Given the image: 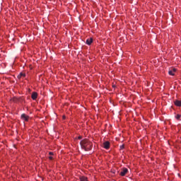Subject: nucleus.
I'll return each mask as SVG.
<instances>
[{
	"mask_svg": "<svg viewBox=\"0 0 181 181\" xmlns=\"http://www.w3.org/2000/svg\"><path fill=\"white\" fill-rule=\"evenodd\" d=\"M81 149L88 152V151H91L93 149V143L88 139H83L80 142Z\"/></svg>",
	"mask_w": 181,
	"mask_h": 181,
	"instance_id": "1",
	"label": "nucleus"
},
{
	"mask_svg": "<svg viewBox=\"0 0 181 181\" xmlns=\"http://www.w3.org/2000/svg\"><path fill=\"white\" fill-rule=\"evenodd\" d=\"M21 119H23V121H26L28 122V121H29V116L26 115V114H22Z\"/></svg>",
	"mask_w": 181,
	"mask_h": 181,
	"instance_id": "2",
	"label": "nucleus"
},
{
	"mask_svg": "<svg viewBox=\"0 0 181 181\" xmlns=\"http://www.w3.org/2000/svg\"><path fill=\"white\" fill-rule=\"evenodd\" d=\"M110 141H105L103 144V146L105 149H110Z\"/></svg>",
	"mask_w": 181,
	"mask_h": 181,
	"instance_id": "3",
	"label": "nucleus"
},
{
	"mask_svg": "<svg viewBox=\"0 0 181 181\" xmlns=\"http://www.w3.org/2000/svg\"><path fill=\"white\" fill-rule=\"evenodd\" d=\"M128 173V168H123L120 172V176H125Z\"/></svg>",
	"mask_w": 181,
	"mask_h": 181,
	"instance_id": "4",
	"label": "nucleus"
},
{
	"mask_svg": "<svg viewBox=\"0 0 181 181\" xmlns=\"http://www.w3.org/2000/svg\"><path fill=\"white\" fill-rule=\"evenodd\" d=\"M175 73H176V69L175 68L172 69L168 71V74H170V76H175Z\"/></svg>",
	"mask_w": 181,
	"mask_h": 181,
	"instance_id": "5",
	"label": "nucleus"
},
{
	"mask_svg": "<svg viewBox=\"0 0 181 181\" xmlns=\"http://www.w3.org/2000/svg\"><path fill=\"white\" fill-rule=\"evenodd\" d=\"M32 100H36L37 98V93L33 92L31 95Z\"/></svg>",
	"mask_w": 181,
	"mask_h": 181,
	"instance_id": "6",
	"label": "nucleus"
},
{
	"mask_svg": "<svg viewBox=\"0 0 181 181\" xmlns=\"http://www.w3.org/2000/svg\"><path fill=\"white\" fill-rule=\"evenodd\" d=\"M86 45H88V46H90V45H91L93 43V38H88L86 40Z\"/></svg>",
	"mask_w": 181,
	"mask_h": 181,
	"instance_id": "7",
	"label": "nucleus"
},
{
	"mask_svg": "<svg viewBox=\"0 0 181 181\" xmlns=\"http://www.w3.org/2000/svg\"><path fill=\"white\" fill-rule=\"evenodd\" d=\"M175 105L177 107H181V101L180 100H175Z\"/></svg>",
	"mask_w": 181,
	"mask_h": 181,
	"instance_id": "8",
	"label": "nucleus"
},
{
	"mask_svg": "<svg viewBox=\"0 0 181 181\" xmlns=\"http://www.w3.org/2000/svg\"><path fill=\"white\" fill-rule=\"evenodd\" d=\"M25 74H23V73H21L18 76V78H21V77H25Z\"/></svg>",
	"mask_w": 181,
	"mask_h": 181,
	"instance_id": "9",
	"label": "nucleus"
},
{
	"mask_svg": "<svg viewBox=\"0 0 181 181\" xmlns=\"http://www.w3.org/2000/svg\"><path fill=\"white\" fill-rule=\"evenodd\" d=\"M80 180H81V181H88V180H87V177H80Z\"/></svg>",
	"mask_w": 181,
	"mask_h": 181,
	"instance_id": "10",
	"label": "nucleus"
},
{
	"mask_svg": "<svg viewBox=\"0 0 181 181\" xmlns=\"http://www.w3.org/2000/svg\"><path fill=\"white\" fill-rule=\"evenodd\" d=\"M176 119H181V115H177L175 116Z\"/></svg>",
	"mask_w": 181,
	"mask_h": 181,
	"instance_id": "11",
	"label": "nucleus"
},
{
	"mask_svg": "<svg viewBox=\"0 0 181 181\" xmlns=\"http://www.w3.org/2000/svg\"><path fill=\"white\" fill-rule=\"evenodd\" d=\"M124 148H125V146H124V145L120 146V150L124 149Z\"/></svg>",
	"mask_w": 181,
	"mask_h": 181,
	"instance_id": "12",
	"label": "nucleus"
},
{
	"mask_svg": "<svg viewBox=\"0 0 181 181\" xmlns=\"http://www.w3.org/2000/svg\"><path fill=\"white\" fill-rule=\"evenodd\" d=\"M13 101H14V103H18V98H14Z\"/></svg>",
	"mask_w": 181,
	"mask_h": 181,
	"instance_id": "13",
	"label": "nucleus"
},
{
	"mask_svg": "<svg viewBox=\"0 0 181 181\" xmlns=\"http://www.w3.org/2000/svg\"><path fill=\"white\" fill-rule=\"evenodd\" d=\"M49 159L50 160H53V157H52V156H49Z\"/></svg>",
	"mask_w": 181,
	"mask_h": 181,
	"instance_id": "14",
	"label": "nucleus"
},
{
	"mask_svg": "<svg viewBox=\"0 0 181 181\" xmlns=\"http://www.w3.org/2000/svg\"><path fill=\"white\" fill-rule=\"evenodd\" d=\"M49 155H54L53 152H49Z\"/></svg>",
	"mask_w": 181,
	"mask_h": 181,
	"instance_id": "15",
	"label": "nucleus"
},
{
	"mask_svg": "<svg viewBox=\"0 0 181 181\" xmlns=\"http://www.w3.org/2000/svg\"><path fill=\"white\" fill-rule=\"evenodd\" d=\"M81 136H79L78 137V139H81Z\"/></svg>",
	"mask_w": 181,
	"mask_h": 181,
	"instance_id": "16",
	"label": "nucleus"
}]
</instances>
